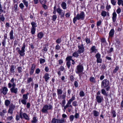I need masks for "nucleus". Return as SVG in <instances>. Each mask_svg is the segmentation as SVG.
Masks as SVG:
<instances>
[{"mask_svg": "<svg viewBox=\"0 0 123 123\" xmlns=\"http://www.w3.org/2000/svg\"><path fill=\"white\" fill-rule=\"evenodd\" d=\"M84 17L85 15L84 12H81L80 13L78 14L73 19L74 23L75 24L77 19L78 20H83Z\"/></svg>", "mask_w": 123, "mask_h": 123, "instance_id": "1", "label": "nucleus"}, {"mask_svg": "<svg viewBox=\"0 0 123 123\" xmlns=\"http://www.w3.org/2000/svg\"><path fill=\"white\" fill-rule=\"evenodd\" d=\"M26 45L25 43H24L23 46L21 48V50H20V48L17 47L16 49L17 50L18 53L22 56H24L25 55L24 52L25 51V48Z\"/></svg>", "mask_w": 123, "mask_h": 123, "instance_id": "2", "label": "nucleus"}, {"mask_svg": "<svg viewBox=\"0 0 123 123\" xmlns=\"http://www.w3.org/2000/svg\"><path fill=\"white\" fill-rule=\"evenodd\" d=\"M52 107V106L51 105H45L43 107L41 111L43 113H47L48 112V111L51 110Z\"/></svg>", "mask_w": 123, "mask_h": 123, "instance_id": "3", "label": "nucleus"}, {"mask_svg": "<svg viewBox=\"0 0 123 123\" xmlns=\"http://www.w3.org/2000/svg\"><path fill=\"white\" fill-rule=\"evenodd\" d=\"M83 69V67L82 65H78L77 67L76 70L75 71L76 73L77 74L82 73Z\"/></svg>", "mask_w": 123, "mask_h": 123, "instance_id": "4", "label": "nucleus"}, {"mask_svg": "<svg viewBox=\"0 0 123 123\" xmlns=\"http://www.w3.org/2000/svg\"><path fill=\"white\" fill-rule=\"evenodd\" d=\"M109 81L107 79H105L103 80L101 83V87L105 88L108 87L109 85Z\"/></svg>", "mask_w": 123, "mask_h": 123, "instance_id": "5", "label": "nucleus"}, {"mask_svg": "<svg viewBox=\"0 0 123 123\" xmlns=\"http://www.w3.org/2000/svg\"><path fill=\"white\" fill-rule=\"evenodd\" d=\"M78 50L77 51L78 53L80 54L83 53L84 50V48L83 44H82L80 45H78Z\"/></svg>", "mask_w": 123, "mask_h": 123, "instance_id": "6", "label": "nucleus"}, {"mask_svg": "<svg viewBox=\"0 0 123 123\" xmlns=\"http://www.w3.org/2000/svg\"><path fill=\"white\" fill-rule=\"evenodd\" d=\"M19 116L21 118H24L25 119L29 120V118L27 114L25 113H23L20 112L19 114Z\"/></svg>", "mask_w": 123, "mask_h": 123, "instance_id": "7", "label": "nucleus"}, {"mask_svg": "<svg viewBox=\"0 0 123 123\" xmlns=\"http://www.w3.org/2000/svg\"><path fill=\"white\" fill-rule=\"evenodd\" d=\"M8 91V89L5 86L2 87L0 90V92L4 95H5L7 94Z\"/></svg>", "mask_w": 123, "mask_h": 123, "instance_id": "8", "label": "nucleus"}, {"mask_svg": "<svg viewBox=\"0 0 123 123\" xmlns=\"http://www.w3.org/2000/svg\"><path fill=\"white\" fill-rule=\"evenodd\" d=\"M95 57L97 58V61L98 63H101L102 60L100 58L101 55L100 54L98 53L95 55Z\"/></svg>", "mask_w": 123, "mask_h": 123, "instance_id": "9", "label": "nucleus"}, {"mask_svg": "<svg viewBox=\"0 0 123 123\" xmlns=\"http://www.w3.org/2000/svg\"><path fill=\"white\" fill-rule=\"evenodd\" d=\"M72 58L71 56L68 57L66 58V60L68 61L67 62L66 65L68 69L69 68L71 65L70 60Z\"/></svg>", "mask_w": 123, "mask_h": 123, "instance_id": "10", "label": "nucleus"}, {"mask_svg": "<svg viewBox=\"0 0 123 123\" xmlns=\"http://www.w3.org/2000/svg\"><path fill=\"white\" fill-rule=\"evenodd\" d=\"M96 99L98 103H100L102 102L103 99V98L101 96L97 95L96 97Z\"/></svg>", "mask_w": 123, "mask_h": 123, "instance_id": "11", "label": "nucleus"}, {"mask_svg": "<svg viewBox=\"0 0 123 123\" xmlns=\"http://www.w3.org/2000/svg\"><path fill=\"white\" fill-rule=\"evenodd\" d=\"M10 91L12 93L17 94L18 92V89L17 88H12L10 89Z\"/></svg>", "mask_w": 123, "mask_h": 123, "instance_id": "12", "label": "nucleus"}, {"mask_svg": "<svg viewBox=\"0 0 123 123\" xmlns=\"http://www.w3.org/2000/svg\"><path fill=\"white\" fill-rule=\"evenodd\" d=\"M117 15L116 12H114L112 14V19L113 22H115L116 21Z\"/></svg>", "mask_w": 123, "mask_h": 123, "instance_id": "13", "label": "nucleus"}, {"mask_svg": "<svg viewBox=\"0 0 123 123\" xmlns=\"http://www.w3.org/2000/svg\"><path fill=\"white\" fill-rule=\"evenodd\" d=\"M49 74L47 73H46L43 77L45 79V80L46 82L48 81V80L49 79Z\"/></svg>", "mask_w": 123, "mask_h": 123, "instance_id": "14", "label": "nucleus"}, {"mask_svg": "<svg viewBox=\"0 0 123 123\" xmlns=\"http://www.w3.org/2000/svg\"><path fill=\"white\" fill-rule=\"evenodd\" d=\"M114 31L113 29H112L110 31L109 34V36L111 37H112L114 34Z\"/></svg>", "mask_w": 123, "mask_h": 123, "instance_id": "15", "label": "nucleus"}, {"mask_svg": "<svg viewBox=\"0 0 123 123\" xmlns=\"http://www.w3.org/2000/svg\"><path fill=\"white\" fill-rule=\"evenodd\" d=\"M13 31L12 30H11L9 33V35L10 36V39H12L14 38L13 36Z\"/></svg>", "mask_w": 123, "mask_h": 123, "instance_id": "16", "label": "nucleus"}, {"mask_svg": "<svg viewBox=\"0 0 123 123\" xmlns=\"http://www.w3.org/2000/svg\"><path fill=\"white\" fill-rule=\"evenodd\" d=\"M93 113L94 116L97 117L98 116L99 112L96 110H94L93 111Z\"/></svg>", "mask_w": 123, "mask_h": 123, "instance_id": "17", "label": "nucleus"}, {"mask_svg": "<svg viewBox=\"0 0 123 123\" xmlns=\"http://www.w3.org/2000/svg\"><path fill=\"white\" fill-rule=\"evenodd\" d=\"M15 67L13 65H11L10 69V72L11 73H14V72Z\"/></svg>", "mask_w": 123, "mask_h": 123, "instance_id": "18", "label": "nucleus"}, {"mask_svg": "<svg viewBox=\"0 0 123 123\" xmlns=\"http://www.w3.org/2000/svg\"><path fill=\"white\" fill-rule=\"evenodd\" d=\"M65 119L63 118L61 119H57V123H64Z\"/></svg>", "mask_w": 123, "mask_h": 123, "instance_id": "19", "label": "nucleus"}, {"mask_svg": "<svg viewBox=\"0 0 123 123\" xmlns=\"http://www.w3.org/2000/svg\"><path fill=\"white\" fill-rule=\"evenodd\" d=\"M66 4L64 2H63L61 4V6L63 9H66Z\"/></svg>", "mask_w": 123, "mask_h": 123, "instance_id": "20", "label": "nucleus"}, {"mask_svg": "<svg viewBox=\"0 0 123 123\" xmlns=\"http://www.w3.org/2000/svg\"><path fill=\"white\" fill-rule=\"evenodd\" d=\"M43 36V34L42 32H40L38 34L37 37L38 38L40 39H41L42 38Z\"/></svg>", "mask_w": 123, "mask_h": 123, "instance_id": "21", "label": "nucleus"}, {"mask_svg": "<svg viewBox=\"0 0 123 123\" xmlns=\"http://www.w3.org/2000/svg\"><path fill=\"white\" fill-rule=\"evenodd\" d=\"M66 103V100L65 99H63L61 101V102L60 103V104L62 105V107L64 106L65 104Z\"/></svg>", "mask_w": 123, "mask_h": 123, "instance_id": "22", "label": "nucleus"}, {"mask_svg": "<svg viewBox=\"0 0 123 123\" xmlns=\"http://www.w3.org/2000/svg\"><path fill=\"white\" fill-rule=\"evenodd\" d=\"M57 91L58 95L62 94L63 92L62 90L60 89H57Z\"/></svg>", "mask_w": 123, "mask_h": 123, "instance_id": "23", "label": "nucleus"}, {"mask_svg": "<svg viewBox=\"0 0 123 123\" xmlns=\"http://www.w3.org/2000/svg\"><path fill=\"white\" fill-rule=\"evenodd\" d=\"M10 103V101L8 99L6 100L5 101V104L6 106H8Z\"/></svg>", "mask_w": 123, "mask_h": 123, "instance_id": "24", "label": "nucleus"}, {"mask_svg": "<svg viewBox=\"0 0 123 123\" xmlns=\"http://www.w3.org/2000/svg\"><path fill=\"white\" fill-rule=\"evenodd\" d=\"M22 2L24 5L26 7H28V2L27 1L25 0H23Z\"/></svg>", "mask_w": 123, "mask_h": 123, "instance_id": "25", "label": "nucleus"}, {"mask_svg": "<svg viewBox=\"0 0 123 123\" xmlns=\"http://www.w3.org/2000/svg\"><path fill=\"white\" fill-rule=\"evenodd\" d=\"M15 106L13 104H11L9 107V108L13 111L15 108Z\"/></svg>", "mask_w": 123, "mask_h": 123, "instance_id": "26", "label": "nucleus"}, {"mask_svg": "<svg viewBox=\"0 0 123 123\" xmlns=\"http://www.w3.org/2000/svg\"><path fill=\"white\" fill-rule=\"evenodd\" d=\"M31 24L32 25V28H34L37 26V24L34 22H32L31 23Z\"/></svg>", "mask_w": 123, "mask_h": 123, "instance_id": "27", "label": "nucleus"}, {"mask_svg": "<svg viewBox=\"0 0 123 123\" xmlns=\"http://www.w3.org/2000/svg\"><path fill=\"white\" fill-rule=\"evenodd\" d=\"M117 3L119 6H120L121 4L123 6V0H118Z\"/></svg>", "mask_w": 123, "mask_h": 123, "instance_id": "28", "label": "nucleus"}, {"mask_svg": "<svg viewBox=\"0 0 123 123\" xmlns=\"http://www.w3.org/2000/svg\"><path fill=\"white\" fill-rule=\"evenodd\" d=\"M5 19V18L3 14L0 15V20L2 21H4Z\"/></svg>", "mask_w": 123, "mask_h": 123, "instance_id": "29", "label": "nucleus"}, {"mask_svg": "<svg viewBox=\"0 0 123 123\" xmlns=\"http://www.w3.org/2000/svg\"><path fill=\"white\" fill-rule=\"evenodd\" d=\"M90 80L91 82L94 83L96 82L95 78L93 77H91L90 78Z\"/></svg>", "mask_w": 123, "mask_h": 123, "instance_id": "30", "label": "nucleus"}, {"mask_svg": "<svg viewBox=\"0 0 123 123\" xmlns=\"http://www.w3.org/2000/svg\"><path fill=\"white\" fill-rule=\"evenodd\" d=\"M101 93L103 95H105L107 96V94L106 93V91L104 89H102L101 90Z\"/></svg>", "mask_w": 123, "mask_h": 123, "instance_id": "31", "label": "nucleus"}, {"mask_svg": "<svg viewBox=\"0 0 123 123\" xmlns=\"http://www.w3.org/2000/svg\"><path fill=\"white\" fill-rule=\"evenodd\" d=\"M119 69V67L118 66H116L115 68V69L113 71V72L115 74L116 73L117 71Z\"/></svg>", "mask_w": 123, "mask_h": 123, "instance_id": "32", "label": "nucleus"}, {"mask_svg": "<svg viewBox=\"0 0 123 123\" xmlns=\"http://www.w3.org/2000/svg\"><path fill=\"white\" fill-rule=\"evenodd\" d=\"M106 14L107 12L105 11H102V12L101 15L102 16L105 17L106 16Z\"/></svg>", "mask_w": 123, "mask_h": 123, "instance_id": "33", "label": "nucleus"}, {"mask_svg": "<svg viewBox=\"0 0 123 123\" xmlns=\"http://www.w3.org/2000/svg\"><path fill=\"white\" fill-rule=\"evenodd\" d=\"M112 114V117H115L116 116V114L115 111L112 110L111 112Z\"/></svg>", "mask_w": 123, "mask_h": 123, "instance_id": "34", "label": "nucleus"}, {"mask_svg": "<svg viewBox=\"0 0 123 123\" xmlns=\"http://www.w3.org/2000/svg\"><path fill=\"white\" fill-rule=\"evenodd\" d=\"M39 1L42 4H45L47 2L46 0H39Z\"/></svg>", "mask_w": 123, "mask_h": 123, "instance_id": "35", "label": "nucleus"}, {"mask_svg": "<svg viewBox=\"0 0 123 123\" xmlns=\"http://www.w3.org/2000/svg\"><path fill=\"white\" fill-rule=\"evenodd\" d=\"M36 29L35 28H32L31 29V32L32 34H34L35 33Z\"/></svg>", "mask_w": 123, "mask_h": 123, "instance_id": "36", "label": "nucleus"}, {"mask_svg": "<svg viewBox=\"0 0 123 123\" xmlns=\"http://www.w3.org/2000/svg\"><path fill=\"white\" fill-rule=\"evenodd\" d=\"M37 122V120L36 119V117H34L33 118V120L31 121V122L32 123H36Z\"/></svg>", "mask_w": 123, "mask_h": 123, "instance_id": "37", "label": "nucleus"}, {"mask_svg": "<svg viewBox=\"0 0 123 123\" xmlns=\"http://www.w3.org/2000/svg\"><path fill=\"white\" fill-rule=\"evenodd\" d=\"M73 56L75 57H77L79 56V55L78 53L75 52L73 53Z\"/></svg>", "mask_w": 123, "mask_h": 123, "instance_id": "38", "label": "nucleus"}, {"mask_svg": "<svg viewBox=\"0 0 123 123\" xmlns=\"http://www.w3.org/2000/svg\"><path fill=\"white\" fill-rule=\"evenodd\" d=\"M17 69L18 73H20L22 72V68L21 67H18L17 68Z\"/></svg>", "mask_w": 123, "mask_h": 123, "instance_id": "39", "label": "nucleus"}, {"mask_svg": "<svg viewBox=\"0 0 123 123\" xmlns=\"http://www.w3.org/2000/svg\"><path fill=\"white\" fill-rule=\"evenodd\" d=\"M57 12L59 14L62 12V10L59 8H58L56 10Z\"/></svg>", "mask_w": 123, "mask_h": 123, "instance_id": "40", "label": "nucleus"}, {"mask_svg": "<svg viewBox=\"0 0 123 123\" xmlns=\"http://www.w3.org/2000/svg\"><path fill=\"white\" fill-rule=\"evenodd\" d=\"M57 123V119L53 118L52 120L51 123Z\"/></svg>", "mask_w": 123, "mask_h": 123, "instance_id": "41", "label": "nucleus"}, {"mask_svg": "<svg viewBox=\"0 0 123 123\" xmlns=\"http://www.w3.org/2000/svg\"><path fill=\"white\" fill-rule=\"evenodd\" d=\"M21 102L22 103L25 105L26 104V100L25 99H22L21 100Z\"/></svg>", "mask_w": 123, "mask_h": 123, "instance_id": "42", "label": "nucleus"}, {"mask_svg": "<svg viewBox=\"0 0 123 123\" xmlns=\"http://www.w3.org/2000/svg\"><path fill=\"white\" fill-rule=\"evenodd\" d=\"M85 93L84 92L82 91H81L80 93V95L81 97L84 96L85 95Z\"/></svg>", "mask_w": 123, "mask_h": 123, "instance_id": "43", "label": "nucleus"}, {"mask_svg": "<svg viewBox=\"0 0 123 123\" xmlns=\"http://www.w3.org/2000/svg\"><path fill=\"white\" fill-rule=\"evenodd\" d=\"M32 79L31 77L28 78L27 80V83H29L32 81Z\"/></svg>", "mask_w": 123, "mask_h": 123, "instance_id": "44", "label": "nucleus"}, {"mask_svg": "<svg viewBox=\"0 0 123 123\" xmlns=\"http://www.w3.org/2000/svg\"><path fill=\"white\" fill-rule=\"evenodd\" d=\"M39 61L40 63L42 64L44 62H45V60L44 59L41 58L39 59Z\"/></svg>", "mask_w": 123, "mask_h": 123, "instance_id": "45", "label": "nucleus"}, {"mask_svg": "<svg viewBox=\"0 0 123 123\" xmlns=\"http://www.w3.org/2000/svg\"><path fill=\"white\" fill-rule=\"evenodd\" d=\"M23 99H25L26 100L27 99L28 97V96H27V95H26L24 94L23 95Z\"/></svg>", "mask_w": 123, "mask_h": 123, "instance_id": "46", "label": "nucleus"}, {"mask_svg": "<svg viewBox=\"0 0 123 123\" xmlns=\"http://www.w3.org/2000/svg\"><path fill=\"white\" fill-rule=\"evenodd\" d=\"M74 116L73 115H71L69 117V119L71 121H72L74 119Z\"/></svg>", "mask_w": 123, "mask_h": 123, "instance_id": "47", "label": "nucleus"}, {"mask_svg": "<svg viewBox=\"0 0 123 123\" xmlns=\"http://www.w3.org/2000/svg\"><path fill=\"white\" fill-rule=\"evenodd\" d=\"M102 23L101 21V20H99V21L97 22V26H100L101 24Z\"/></svg>", "mask_w": 123, "mask_h": 123, "instance_id": "48", "label": "nucleus"}, {"mask_svg": "<svg viewBox=\"0 0 123 123\" xmlns=\"http://www.w3.org/2000/svg\"><path fill=\"white\" fill-rule=\"evenodd\" d=\"M61 42V38H59L56 41V42L58 43H60Z\"/></svg>", "mask_w": 123, "mask_h": 123, "instance_id": "49", "label": "nucleus"}, {"mask_svg": "<svg viewBox=\"0 0 123 123\" xmlns=\"http://www.w3.org/2000/svg\"><path fill=\"white\" fill-rule=\"evenodd\" d=\"M61 47L58 44H57L55 46V49L56 50H58L60 49Z\"/></svg>", "mask_w": 123, "mask_h": 123, "instance_id": "50", "label": "nucleus"}, {"mask_svg": "<svg viewBox=\"0 0 123 123\" xmlns=\"http://www.w3.org/2000/svg\"><path fill=\"white\" fill-rule=\"evenodd\" d=\"M95 47L94 46H92L91 48V50H92V52H93L96 50Z\"/></svg>", "mask_w": 123, "mask_h": 123, "instance_id": "51", "label": "nucleus"}, {"mask_svg": "<svg viewBox=\"0 0 123 123\" xmlns=\"http://www.w3.org/2000/svg\"><path fill=\"white\" fill-rule=\"evenodd\" d=\"M111 4L114 5H115L116 3V0H111Z\"/></svg>", "mask_w": 123, "mask_h": 123, "instance_id": "52", "label": "nucleus"}, {"mask_svg": "<svg viewBox=\"0 0 123 123\" xmlns=\"http://www.w3.org/2000/svg\"><path fill=\"white\" fill-rule=\"evenodd\" d=\"M19 6L20 8L22 9L24 7L23 4L22 3H21L19 4Z\"/></svg>", "mask_w": 123, "mask_h": 123, "instance_id": "53", "label": "nucleus"}, {"mask_svg": "<svg viewBox=\"0 0 123 123\" xmlns=\"http://www.w3.org/2000/svg\"><path fill=\"white\" fill-rule=\"evenodd\" d=\"M61 16V18H62V17H63L64 16L65 13L64 12H62L60 14H59Z\"/></svg>", "mask_w": 123, "mask_h": 123, "instance_id": "54", "label": "nucleus"}, {"mask_svg": "<svg viewBox=\"0 0 123 123\" xmlns=\"http://www.w3.org/2000/svg\"><path fill=\"white\" fill-rule=\"evenodd\" d=\"M86 41L87 44L89 43H90V39L87 38L86 39Z\"/></svg>", "mask_w": 123, "mask_h": 123, "instance_id": "55", "label": "nucleus"}, {"mask_svg": "<svg viewBox=\"0 0 123 123\" xmlns=\"http://www.w3.org/2000/svg\"><path fill=\"white\" fill-rule=\"evenodd\" d=\"M74 85L76 87H78V83L77 81H74Z\"/></svg>", "mask_w": 123, "mask_h": 123, "instance_id": "56", "label": "nucleus"}, {"mask_svg": "<svg viewBox=\"0 0 123 123\" xmlns=\"http://www.w3.org/2000/svg\"><path fill=\"white\" fill-rule=\"evenodd\" d=\"M52 18L53 20L54 21H55L57 18V16L55 15H54L53 16Z\"/></svg>", "mask_w": 123, "mask_h": 123, "instance_id": "57", "label": "nucleus"}, {"mask_svg": "<svg viewBox=\"0 0 123 123\" xmlns=\"http://www.w3.org/2000/svg\"><path fill=\"white\" fill-rule=\"evenodd\" d=\"M59 69H60L61 71H63L65 70V68H64L63 66H61L60 67Z\"/></svg>", "mask_w": 123, "mask_h": 123, "instance_id": "58", "label": "nucleus"}, {"mask_svg": "<svg viewBox=\"0 0 123 123\" xmlns=\"http://www.w3.org/2000/svg\"><path fill=\"white\" fill-rule=\"evenodd\" d=\"M13 111L12 110H11L10 108H9L8 111V113H10L11 114H12L13 113Z\"/></svg>", "mask_w": 123, "mask_h": 123, "instance_id": "59", "label": "nucleus"}, {"mask_svg": "<svg viewBox=\"0 0 123 123\" xmlns=\"http://www.w3.org/2000/svg\"><path fill=\"white\" fill-rule=\"evenodd\" d=\"M6 43V40H4L2 42L3 46L5 47Z\"/></svg>", "mask_w": 123, "mask_h": 123, "instance_id": "60", "label": "nucleus"}, {"mask_svg": "<svg viewBox=\"0 0 123 123\" xmlns=\"http://www.w3.org/2000/svg\"><path fill=\"white\" fill-rule=\"evenodd\" d=\"M20 117V116L19 117L18 115H17L16 117V120L17 121H18L19 120Z\"/></svg>", "mask_w": 123, "mask_h": 123, "instance_id": "61", "label": "nucleus"}, {"mask_svg": "<svg viewBox=\"0 0 123 123\" xmlns=\"http://www.w3.org/2000/svg\"><path fill=\"white\" fill-rule=\"evenodd\" d=\"M101 43H103L106 42V41L105 39L104 38H102L101 39Z\"/></svg>", "mask_w": 123, "mask_h": 123, "instance_id": "62", "label": "nucleus"}, {"mask_svg": "<svg viewBox=\"0 0 123 123\" xmlns=\"http://www.w3.org/2000/svg\"><path fill=\"white\" fill-rule=\"evenodd\" d=\"M40 72V70L39 68L37 69L35 71L36 73L37 74H38Z\"/></svg>", "mask_w": 123, "mask_h": 123, "instance_id": "63", "label": "nucleus"}, {"mask_svg": "<svg viewBox=\"0 0 123 123\" xmlns=\"http://www.w3.org/2000/svg\"><path fill=\"white\" fill-rule=\"evenodd\" d=\"M36 65L34 64H32L31 68V69L34 70L35 67Z\"/></svg>", "mask_w": 123, "mask_h": 123, "instance_id": "64", "label": "nucleus"}]
</instances>
